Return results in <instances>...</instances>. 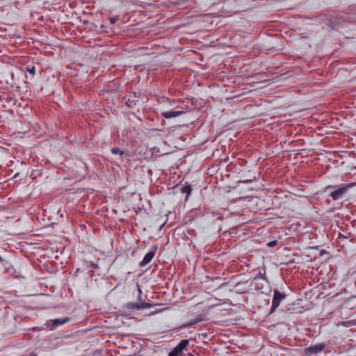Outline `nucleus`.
<instances>
[{
	"label": "nucleus",
	"instance_id": "1",
	"mask_svg": "<svg viewBox=\"0 0 356 356\" xmlns=\"http://www.w3.org/2000/svg\"><path fill=\"white\" fill-rule=\"evenodd\" d=\"M356 185V183H350V184H342L340 185H334V186H327L325 191H327L328 190H332L330 192V197L334 201L343 198L348 189L352 186Z\"/></svg>",
	"mask_w": 356,
	"mask_h": 356
},
{
	"label": "nucleus",
	"instance_id": "2",
	"mask_svg": "<svg viewBox=\"0 0 356 356\" xmlns=\"http://www.w3.org/2000/svg\"><path fill=\"white\" fill-rule=\"evenodd\" d=\"M70 321V318L69 317H65L63 318L50 319L46 321L45 325L49 330H54L57 327L64 325L68 323Z\"/></svg>",
	"mask_w": 356,
	"mask_h": 356
},
{
	"label": "nucleus",
	"instance_id": "3",
	"mask_svg": "<svg viewBox=\"0 0 356 356\" xmlns=\"http://www.w3.org/2000/svg\"><path fill=\"white\" fill-rule=\"evenodd\" d=\"M189 344L188 339L181 340L179 344L173 348L168 354V356H183V351L187 349Z\"/></svg>",
	"mask_w": 356,
	"mask_h": 356
},
{
	"label": "nucleus",
	"instance_id": "4",
	"mask_svg": "<svg viewBox=\"0 0 356 356\" xmlns=\"http://www.w3.org/2000/svg\"><path fill=\"white\" fill-rule=\"evenodd\" d=\"M285 298L286 294L280 292L278 290H274L271 305V313L273 312L279 307L281 301L283 300Z\"/></svg>",
	"mask_w": 356,
	"mask_h": 356
},
{
	"label": "nucleus",
	"instance_id": "5",
	"mask_svg": "<svg viewBox=\"0 0 356 356\" xmlns=\"http://www.w3.org/2000/svg\"><path fill=\"white\" fill-rule=\"evenodd\" d=\"M325 345L323 343H318L313 346H310L305 348V354L307 356L318 354L323 350Z\"/></svg>",
	"mask_w": 356,
	"mask_h": 356
},
{
	"label": "nucleus",
	"instance_id": "6",
	"mask_svg": "<svg viewBox=\"0 0 356 356\" xmlns=\"http://www.w3.org/2000/svg\"><path fill=\"white\" fill-rule=\"evenodd\" d=\"M157 250V246H153L151 250L145 255L143 259L140 261V266L144 267L151 262L154 258L156 252Z\"/></svg>",
	"mask_w": 356,
	"mask_h": 356
},
{
	"label": "nucleus",
	"instance_id": "7",
	"mask_svg": "<svg viewBox=\"0 0 356 356\" xmlns=\"http://www.w3.org/2000/svg\"><path fill=\"white\" fill-rule=\"evenodd\" d=\"M152 306V305L151 303L143 302H141L140 303L129 302L127 304V307L131 309H140L143 308H149Z\"/></svg>",
	"mask_w": 356,
	"mask_h": 356
},
{
	"label": "nucleus",
	"instance_id": "8",
	"mask_svg": "<svg viewBox=\"0 0 356 356\" xmlns=\"http://www.w3.org/2000/svg\"><path fill=\"white\" fill-rule=\"evenodd\" d=\"M184 113V111H164L161 113V116L165 119H170L172 118H176Z\"/></svg>",
	"mask_w": 356,
	"mask_h": 356
},
{
	"label": "nucleus",
	"instance_id": "9",
	"mask_svg": "<svg viewBox=\"0 0 356 356\" xmlns=\"http://www.w3.org/2000/svg\"><path fill=\"white\" fill-rule=\"evenodd\" d=\"M202 320H203V318L202 317L198 316V317L193 319L192 321H189L188 323L181 325L179 328L182 329V328H187V327H192L194 325L197 324V323L201 322Z\"/></svg>",
	"mask_w": 356,
	"mask_h": 356
},
{
	"label": "nucleus",
	"instance_id": "10",
	"mask_svg": "<svg viewBox=\"0 0 356 356\" xmlns=\"http://www.w3.org/2000/svg\"><path fill=\"white\" fill-rule=\"evenodd\" d=\"M181 191L182 193H187V195H188L191 193L192 189L189 184H186L181 186Z\"/></svg>",
	"mask_w": 356,
	"mask_h": 356
},
{
	"label": "nucleus",
	"instance_id": "11",
	"mask_svg": "<svg viewBox=\"0 0 356 356\" xmlns=\"http://www.w3.org/2000/svg\"><path fill=\"white\" fill-rule=\"evenodd\" d=\"M111 151L112 154H115V155H116V154H119V155H120L121 156H122V155H124V152H123V151H122V150H121L120 148H118V147H113V148L111 149Z\"/></svg>",
	"mask_w": 356,
	"mask_h": 356
},
{
	"label": "nucleus",
	"instance_id": "12",
	"mask_svg": "<svg viewBox=\"0 0 356 356\" xmlns=\"http://www.w3.org/2000/svg\"><path fill=\"white\" fill-rule=\"evenodd\" d=\"M26 70L30 73L33 76L35 75V67L33 66V65H31V66H27L26 67Z\"/></svg>",
	"mask_w": 356,
	"mask_h": 356
},
{
	"label": "nucleus",
	"instance_id": "13",
	"mask_svg": "<svg viewBox=\"0 0 356 356\" xmlns=\"http://www.w3.org/2000/svg\"><path fill=\"white\" fill-rule=\"evenodd\" d=\"M256 179L255 177H254L252 179H245V180H240L238 181V184L243 183V184H250L253 181Z\"/></svg>",
	"mask_w": 356,
	"mask_h": 356
},
{
	"label": "nucleus",
	"instance_id": "14",
	"mask_svg": "<svg viewBox=\"0 0 356 356\" xmlns=\"http://www.w3.org/2000/svg\"><path fill=\"white\" fill-rule=\"evenodd\" d=\"M277 243V241H272L268 243L267 245H268V247L272 248V247H274L275 245H276Z\"/></svg>",
	"mask_w": 356,
	"mask_h": 356
},
{
	"label": "nucleus",
	"instance_id": "15",
	"mask_svg": "<svg viewBox=\"0 0 356 356\" xmlns=\"http://www.w3.org/2000/svg\"><path fill=\"white\" fill-rule=\"evenodd\" d=\"M343 324L344 325H346V327H349V326L354 325L355 323H353V321H348L344 322Z\"/></svg>",
	"mask_w": 356,
	"mask_h": 356
},
{
	"label": "nucleus",
	"instance_id": "16",
	"mask_svg": "<svg viewBox=\"0 0 356 356\" xmlns=\"http://www.w3.org/2000/svg\"><path fill=\"white\" fill-rule=\"evenodd\" d=\"M109 20H110L111 24H114L118 21V19L115 17H110Z\"/></svg>",
	"mask_w": 356,
	"mask_h": 356
},
{
	"label": "nucleus",
	"instance_id": "17",
	"mask_svg": "<svg viewBox=\"0 0 356 356\" xmlns=\"http://www.w3.org/2000/svg\"><path fill=\"white\" fill-rule=\"evenodd\" d=\"M246 282H238L236 284V288H238V289H239V287H240L242 284H245V283H246Z\"/></svg>",
	"mask_w": 356,
	"mask_h": 356
},
{
	"label": "nucleus",
	"instance_id": "18",
	"mask_svg": "<svg viewBox=\"0 0 356 356\" xmlns=\"http://www.w3.org/2000/svg\"><path fill=\"white\" fill-rule=\"evenodd\" d=\"M138 299H140L141 298V294H142V291L141 289H140L139 286L138 285Z\"/></svg>",
	"mask_w": 356,
	"mask_h": 356
}]
</instances>
